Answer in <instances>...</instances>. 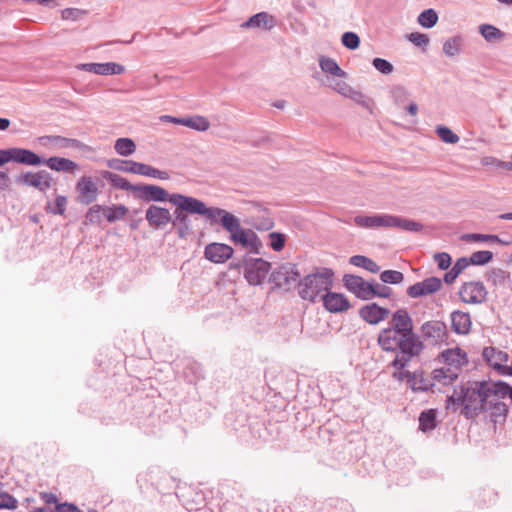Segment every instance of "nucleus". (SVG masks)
<instances>
[{
    "label": "nucleus",
    "instance_id": "obj_56",
    "mask_svg": "<svg viewBox=\"0 0 512 512\" xmlns=\"http://www.w3.org/2000/svg\"><path fill=\"white\" fill-rule=\"evenodd\" d=\"M391 292H392L391 288H389L387 286H384L379 283H372V293H370L371 299L376 296L387 298L390 296Z\"/></svg>",
    "mask_w": 512,
    "mask_h": 512
},
{
    "label": "nucleus",
    "instance_id": "obj_8",
    "mask_svg": "<svg viewBox=\"0 0 512 512\" xmlns=\"http://www.w3.org/2000/svg\"><path fill=\"white\" fill-rule=\"evenodd\" d=\"M482 354L487 364L498 374L512 376V365H508L510 356L507 352L490 346L484 348Z\"/></svg>",
    "mask_w": 512,
    "mask_h": 512
},
{
    "label": "nucleus",
    "instance_id": "obj_61",
    "mask_svg": "<svg viewBox=\"0 0 512 512\" xmlns=\"http://www.w3.org/2000/svg\"><path fill=\"white\" fill-rule=\"evenodd\" d=\"M82 15V11L77 8H66L62 11L64 20L76 21Z\"/></svg>",
    "mask_w": 512,
    "mask_h": 512
},
{
    "label": "nucleus",
    "instance_id": "obj_41",
    "mask_svg": "<svg viewBox=\"0 0 512 512\" xmlns=\"http://www.w3.org/2000/svg\"><path fill=\"white\" fill-rule=\"evenodd\" d=\"M462 38L460 36L450 37L443 43V52L448 57H454L461 51Z\"/></svg>",
    "mask_w": 512,
    "mask_h": 512
},
{
    "label": "nucleus",
    "instance_id": "obj_54",
    "mask_svg": "<svg viewBox=\"0 0 512 512\" xmlns=\"http://www.w3.org/2000/svg\"><path fill=\"white\" fill-rule=\"evenodd\" d=\"M463 239L466 241H475V242H499V237L497 235H489V234H466L463 236Z\"/></svg>",
    "mask_w": 512,
    "mask_h": 512
},
{
    "label": "nucleus",
    "instance_id": "obj_32",
    "mask_svg": "<svg viewBox=\"0 0 512 512\" xmlns=\"http://www.w3.org/2000/svg\"><path fill=\"white\" fill-rule=\"evenodd\" d=\"M433 379L443 385L452 384L459 375L455 368L441 367L433 371Z\"/></svg>",
    "mask_w": 512,
    "mask_h": 512
},
{
    "label": "nucleus",
    "instance_id": "obj_3",
    "mask_svg": "<svg viewBox=\"0 0 512 512\" xmlns=\"http://www.w3.org/2000/svg\"><path fill=\"white\" fill-rule=\"evenodd\" d=\"M334 273L330 269H322L306 275L299 283V296L311 302L322 300L333 284Z\"/></svg>",
    "mask_w": 512,
    "mask_h": 512
},
{
    "label": "nucleus",
    "instance_id": "obj_1",
    "mask_svg": "<svg viewBox=\"0 0 512 512\" xmlns=\"http://www.w3.org/2000/svg\"><path fill=\"white\" fill-rule=\"evenodd\" d=\"M390 327L380 331L378 344L388 352H396L395 365L401 367L410 357H417L424 345L413 331V320L405 309L393 313Z\"/></svg>",
    "mask_w": 512,
    "mask_h": 512
},
{
    "label": "nucleus",
    "instance_id": "obj_59",
    "mask_svg": "<svg viewBox=\"0 0 512 512\" xmlns=\"http://www.w3.org/2000/svg\"><path fill=\"white\" fill-rule=\"evenodd\" d=\"M146 176L160 180H168L170 178V175L167 171L156 169L150 165H148Z\"/></svg>",
    "mask_w": 512,
    "mask_h": 512
},
{
    "label": "nucleus",
    "instance_id": "obj_45",
    "mask_svg": "<svg viewBox=\"0 0 512 512\" xmlns=\"http://www.w3.org/2000/svg\"><path fill=\"white\" fill-rule=\"evenodd\" d=\"M391 97L396 105L401 106L409 99V91L402 85H395L390 90Z\"/></svg>",
    "mask_w": 512,
    "mask_h": 512
},
{
    "label": "nucleus",
    "instance_id": "obj_26",
    "mask_svg": "<svg viewBox=\"0 0 512 512\" xmlns=\"http://www.w3.org/2000/svg\"><path fill=\"white\" fill-rule=\"evenodd\" d=\"M440 359L446 364V367L455 368L458 372L467 363L466 353L458 347L443 351Z\"/></svg>",
    "mask_w": 512,
    "mask_h": 512
},
{
    "label": "nucleus",
    "instance_id": "obj_5",
    "mask_svg": "<svg viewBox=\"0 0 512 512\" xmlns=\"http://www.w3.org/2000/svg\"><path fill=\"white\" fill-rule=\"evenodd\" d=\"M483 397V411L489 414L493 422L496 423L499 421V419L505 418L508 412V406L503 401L505 399V388H501L500 381H484Z\"/></svg>",
    "mask_w": 512,
    "mask_h": 512
},
{
    "label": "nucleus",
    "instance_id": "obj_9",
    "mask_svg": "<svg viewBox=\"0 0 512 512\" xmlns=\"http://www.w3.org/2000/svg\"><path fill=\"white\" fill-rule=\"evenodd\" d=\"M15 182L18 185L33 187L41 192H45L51 188L53 184V178L45 170H40L37 172H25L18 175L15 179Z\"/></svg>",
    "mask_w": 512,
    "mask_h": 512
},
{
    "label": "nucleus",
    "instance_id": "obj_43",
    "mask_svg": "<svg viewBox=\"0 0 512 512\" xmlns=\"http://www.w3.org/2000/svg\"><path fill=\"white\" fill-rule=\"evenodd\" d=\"M417 21L424 28H432L437 24L438 15L434 9H426L419 14Z\"/></svg>",
    "mask_w": 512,
    "mask_h": 512
},
{
    "label": "nucleus",
    "instance_id": "obj_17",
    "mask_svg": "<svg viewBox=\"0 0 512 512\" xmlns=\"http://www.w3.org/2000/svg\"><path fill=\"white\" fill-rule=\"evenodd\" d=\"M75 188L80 203L89 205L97 199L98 187L90 176H82Z\"/></svg>",
    "mask_w": 512,
    "mask_h": 512
},
{
    "label": "nucleus",
    "instance_id": "obj_25",
    "mask_svg": "<svg viewBox=\"0 0 512 512\" xmlns=\"http://www.w3.org/2000/svg\"><path fill=\"white\" fill-rule=\"evenodd\" d=\"M413 358L414 357H410L409 359H407V361L405 362V364L403 366L398 367L397 365H395V362H396V357H395L391 363V365L395 369V371L392 374V377L398 381L406 380L413 391H424L426 389V386L417 385L416 374L411 373L407 370H404V368L410 363V361Z\"/></svg>",
    "mask_w": 512,
    "mask_h": 512
},
{
    "label": "nucleus",
    "instance_id": "obj_57",
    "mask_svg": "<svg viewBox=\"0 0 512 512\" xmlns=\"http://www.w3.org/2000/svg\"><path fill=\"white\" fill-rule=\"evenodd\" d=\"M408 40L416 46H426L429 43L428 36L419 32L409 34Z\"/></svg>",
    "mask_w": 512,
    "mask_h": 512
},
{
    "label": "nucleus",
    "instance_id": "obj_42",
    "mask_svg": "<svg viewBox=\"0 0 512 512\" xmlns=\"http://www.w3.org/2000/svg\"><path fill=\"white\" fill-rule=\"evenodd\" d=\"M128 212L124 205H114L103 209V214L109 222H114L122 219Z\"/></svg>",
    "mask_w": 512,
    "mask_h": 512
},
{
    "label": "nucleus",
    "instance_id": "obj_12",
    "mask_svg": "<svg viewBox=\"0 0 512 512\" xmlns=\"http://www.w3.org/2000/svg\"><path fill=\"white\" fill-rule=\"evenodd\" d=\"M193 204L194 205H192L190 208L194 210L196 214L205 216L206 219L209 220L211 224L220 222L224 229L226 219L234 220L236 218L235 215L224 209L218 207H207L203 201L197 198H194Z\"/></svg>",
    "mask_w": 512,
    "mask_h": 512
},
{
    "label": "nucleus",
    "instance_id": "obj_28",
    "mask_svg": "<svg viewBox=\"0 0 512 512\" xmlns=\"http://www.w3.org/2000/svg\"><path fill=\"white\" fill-rule=\"evenodd\" d=\"M276 25V19L274 16L268 14L267 12H259L252 17H250L246 22H244L241 27L243 28H263L266 30H271Z\"/></svg>",
    "mask_w": 512,
    "mask_h": 512
},
{
    "label": "nucleus",
    "instance_id": "obj_31",
    "mask_svg": "<svg viewBox=\"0 0 512 512\" xmlns=\"http://www.w3.org/2000/svg\"><path fill=\"white\" fill-rule=\"evenodd\" d=\"M319 66L324 73L336 76L338 78L347 77V73L340 68L334 59L330 57L321 56L319 58Z\"/></svg>",
    "mask_w": 512,
    "mask_h": 512
},
{
    "label": "nucleus",
    "instance_id": "obj_16",
    "mask_svg": "<svg viewBox=\"0 0 512 512\" xmlns=\"http://www.w3.org/2000/svg\"><path fill=\"white\" fill-rule=\"evenodd\" d=\"M442 287V280L438 277H429L423 281L411 285L407 289V294L411 298H419L422 296L431 295L439 291Z\"/></svg>",
    "mask_w": 512,
    "mask_h": 512
},
{
    "label": "nucleus",
    "instance_id": "obj_39",
    "mask_svg": "<svg viewBox=\"0 0 512 512\" xmlns=\"http://www.w3.org/2000/svg\"><path fill=\"white\" fill-rule=\"evenodd\" d=\"M114 149L121 156H130L136 151V144L130 138H119L115 142Z\"/></svg>",
    "mask_w": 512,
    "mask_h": 512
},
{
    "label": "nucleus",
    "instance_id": "obj_19",
    "mask_svg": "<svg viewBox=\"0 0 512 512\" xmlns=\"http://www.w3.org/2000/svg\"><path fill=\"white\" fill-rule=\"evenodd\" d=\"M145 219L154 229L163 228L172 221V215L167 208L150 205L145 213Z\"/></svg>",
    "mask_w": 512,
    "mask_h": 512
},
{
    "label": "nucleus",
    "instance_id": "obj_33",
    "mask_svg": "<svg viewBox=\"0 0 512 512\" xmlns=\"http://www.w3.org/2000/svg\"><path fill=\"white\" fill-rule=\"evenodd\" d=\"M102 176L108 182H110L114 187L120 188L126 191H136L138 186L132 185L127 179L124 177L115 174L110 171H103Z\"/></svg>",
    "mask_w": 512,
    "mask_h": 512
},
{
    "label": "nucleus",
    "instance_id": "obj_55",
    "mask_svg": "<svg viewBox=\"0 0 512 512\" xmlns=\"http://www.w3.org/2000/svg\"><path fill=\"white\" fill-rule=\"evenodd\" d=\"M372 64L376 70H378L379 72H381L382 74H385V75L392 73L394 70L393 65L390 62H388L387 60L382 59V58H374Z\"/></svg>",
    "mask_w": 512,
    "mask_h": 512
},
{
    "label": "nucleus",
    "instance_id": "obj_48",
    "mask_svg": "<svg viewBox=\"0 0 512 512\" xmlns=\"http://www.w3.org/2000/svg\"><path fill=\"white\" fill-rule=\"evenodd\" d=\"M48 141L50 143H53L61 148H66V147H69V146H75L76 143L78 142L77 140H74V139H68V138H64V137H61V136H46V137H42L40 138V141Z\"/></svg>",
    "mask_w": 512,
    "mask_h": 512
},
{
    "label": "nucleus",
    "instance_id": "obj_20",
    "mask_svg": "<svg viewBox=\"0 0 512 512\" xmlns=\"http://www.w3.org/2000/svg\"><path fill=\"white\" fill-rule=\"evenodd\" d=\"M9 162L13 161L19 164L28 166L43 165L44 159L36 153L25 148H9L8 149Z\"/></svg>",
    "mask_w": 512,
    "mask_h": 512
},
{
    "label": "nucleus",
    "instance_id": "obj_23",
    "mask_svg": "<svg viewBox=\"0 0 512 512\" xmlns=\"http://www.w3.org/2000/svg\"><path fill=\"white\" fill-rule=\"evenodd\" d=\"M136 189V191L141 193V198L145 201L170 202L171 194L160 186L146 184L140 185Z\"/></svg>",
    "mask_w": 512,
    "mask_h": 512
},
{
    "label": "nucleus",
    "instance_id": "obj_46",
    "mask_svg": "<svg viewBox=\"0 0 512 512\" xmlns=\"http://www.w3.org/2000/svg\"><path fill=\"white\" fill-rule=\"evenodd\" d=\"M380 279L384 283L399 284L403 281L404 276L400 271L385 270L380 274Z\"/></svg>",
    "mask_w": 512,
    "mask_h": 512
},
{
    "label": "nucleus",
    "instance_id": "obj_2",
    "mask_svg": "<svg viewBox=\"0 0 512 512\" xmlns=\"http://www.w3.org/2000/svg\"><path fill=\"white\" fill-rule=\"evenodd\" d=\"M484 381L474 382L456 387L447 398V408L456 411L463 406V413L467 417H473L483 411L484 407Z\"/></svg>",
    "mask_w": 512,
    "mask_h": 512
},
{
    "label": "nucleus",
    "instance_id": "obj_47",
    "mask_svg": "<svg viewBox=\"0 0 512 512\" xmlns=\"http://www.w3.org/2000/svg\"><path fill=\"white\" fill-rule=\"evenodd\" d=\"M342 44L350 50H355L360 45V38L354 32H345L341 38Z\"/></svg>",
    "mask_w": 512,
    "mask_h": 512
},
{
    "label": "nucleus",
    "instance_id": "obj_14",
    "mask_svg": "<svg viewBox=\"0 0 512 512\" xmlns=\"http://www.w3.org/2000/svg\"><path fill=\"white\" fill-rule=\"evenodd\" d=\"M233 248L224 243L213 242L206 245L204 249V258L215 264L225 263L232 258Z\"/></svg>",
    "mask_w": 512,
    "mask_h": 512
},
{
    "label": "nucleus",
    "instance_id": "obj_53",
    "mask_svg": "<svg viewBox=\"0 0 512 512\" xmlns=\"http://www.w3.org/2000/svg\"><path fill=\"white\" fill-rule=\"evenodd\" d=\"M18 501L12 495L7 492H0V508L15 510L17 508Z\"/></svg>",
    "mask_w": 512,
    "mask_h": 512
},
{
    "label": "nucleus",
    "instance_id": "obj_18",
    "mask_svg": "<svg viewBox=\"0 0 512 512\" xmlns=\"http://www.w3.org/2000/svg\"><path fill=\"white\" fill-rule=\"evenodd\" d=\"M343 283L344 286L358 298L365 300L371 299L372 283L366 282L363 278L351 274L344 275Z\"/></svg>",
    "mask_w": 512,
    "mask_h": 512
},
{
    "label": "nucleus",
    "instance_id": "obj_7",
    "mask_svg": "<svg viewBox=\"0 0 512 512\" xmlns=\"http://www.w3.org/2000/svg\"><path fill=\"white\" fill-rule=\"evenodd\" d=\"M272 281L279 288L286 291L299 286L300 273L297 267L292 263H285L276 269L271 275Z\"/></svg>",
    "mask_w": 512,
    "mask_h": 512
},
{
    "label": "nucleus",
    "instance_id": "obj_6",
    "mask_svg": "<svg viewBox=\"0 0 512 512\" xmlns=\"http://www.w3.org/2000/svg\"><path fill=\"white\" fill-rule=\"evenodd\" d=\"M225 230L229 232L230 239L233 243L239 244L243 248L249 249L251 252H257L261 246V242L256 233L251 229L242 228L240 220L237 217L234 220L226 219Z\"/></svg>",
    "mask_w": 512,
    "mask_h": 512
},
{
    "label": "nucleus",
    "instance_id": "obj_35",
    "mask_svg": "<svg viewBox=\"0 0 512 512\" xmlns=\"http://www.w3.org/2000/svg\"><path fill=\"white\" fill-rule=\"evenodd\" d=\"M198 132H205L210 128V122L205 116L193 115L184 117V125Z\"/></svg>",
    "mask_w": 512,
    "mask_h": 512
},
{
    "label": "nucleus",
    "instance_id": "obj_30",
    "mask_svg": "<svg viewBox=\"0 0 512 512\" xmlns=\"http://www.w3.org/2000/svg\"><path fill=\"white\" fill-rule=\"evenodd\" d=\"M43 165L57 172H74L78 169V164L68 158L53 156L44 159Z\"/></svg>",
    "mask_w": 512,
    "mask_h": 512
},
{
    "label": "nucleus",
    "instance_id": "obj_13",
    "mask_svg": "<svg viewBox=\"0 0 512 512\" xmlns=\"http://www.w3.org/2000/svg\"><path fill=\"white\" fill-rule=\"evenodd\" d=\"M487 289L480 281L464 283L459 290L460 299L467 304H481L486 301Z\"/></svg>",
    "mask_w": 512,
    "mask_h": 512
},
{
    "label": "nucleus",
    "instance_id": "obj_60",
    "mask_svg": "<svg viewBox=\"0 0 512 512\" xmlns=\"http://www.w3.org/2000/svg\"><path fill=\"white\" fill-rule=\"evenodd\" d=\"M273 226H274V222H273L272 218H270V217H263L261 219L255 220V222H254V227L257 230L267 231V230H270Z\"/></svg>",
    "mask_w": 512,
    "mask_h": 512
},
{
    "label": "nucleus",
    "instance_id": "obj_24",
    "mask_svg": "<svg viewBox=\"0 0 512 512\" xmlns=\"http://www.w3.org/2000/svg\"><path fill=\"white\" fill-rule=\"evenodd\" d=\"M359 314L366 322L376 325L388 317L389 310L372 303L362 307Z\"/></svg>",
    "mask_w": 512,
    "mask_h": 512
},
{
    "label": "nucleus",
    "instance_id": "obj_52",
    "mask_svg": "<svg viewBox=\"0 0 512 512\" xmlns=\"http://www.w3.org/2000/svg\"><path fill=\"white\" fill-rule=\"evenodd\" d=\"M433 260L440 270H447L451 265V256L446 252H438L433 256Z\"/></svg>",
    "mask_w": 512,
    "mask_h": 512
},
{
    "label": "nucleus",
    "instance_id": "obj_38",
    "mask_svg": "<svg viewBox=\"0 0 512 512\" xmlns=\"http://www.w3.org/2000/svg\"><path fill=\"white\" fill-rule=\"evenodd\" d=\"M123 164H125V166H116L112 164H110V166L124 172L146 176L148 164L139 163L135 161H124Z\"/></svg>",
    "mask_w": 512,
    "mask_h": 512
},
{
    "label": "nucleus",
    "instance_id": "obj_27",
    "mask_svg": "<svg viewBox=\"0 0 512 512\" xmlns=\"http://www.w3.org/2000/svg\"><path fill=\"white\" fill-rule=\"evenodd\" d=\"M355 225L362 228H380L389 227L390 215L389 214H376L371 216H356L354 217Z\"/></svg>",
    "mask_w": 512,
    "mask_h": 512
},
{
    "label": "nucleus",
    "instance_id": "obj_64",
    "mask_svg": "<svg viewBox=\"0 0 512 512\" xmlns=\"http://www.w3.org/2000/svg\"><path fill=\"white\" fill-rule=\"evenodd\" d=\"M56 510H57V512H82L75 505H73L71 503L57 504Z\"/></svg>",
    "mask_w": 512,
    "mask_h": 512
},
{
    "label": "nucleus",
    "instance_id": "obj_36",
    "mask_svg": "<svg viewBox=\"0 0 512 512\" xmlns=\"http://www.w3.org/2000/svg\"><path fill=\"white\" fill-rule=\"evenodd\" d=\"M479 33L490 43L497 42L504 37V33L497 27L490 24H482L479 26Z\"/></svg>",
    "mask_w": 512,
    "mask_h": 512
},
{
    "label": "nucleus",
    "instance_id": "obj_34",
    "mask_svg": "<svg viewBox=\"0 0 512 512\" xmlns=\"http://www.w3.org/2000/svg\"><path fill=\"white\" fill-rule=\"evenodd\" d=\"M389 227H397L402 230L415 232H418L423 228L422 224L419 222L393 215H390Z\"/></svg>",
    "mask_w": 512,
    "mask_h": 512
},
{
    "label": "nucleus",
    "instance_id": "obj_40",
    "mask_svg": "<svg viewBox=\"0 0 512 512\" xmlns=\"http://www.w3.org/2000/svg\"><path fill=\"white\" fill-rule=\"evenodd\" d=\"M436 427V412L434 410L423 411L419 416V428L423 432L431 431Z\"/></svg>",
    "mask_w": 512,
    "mask_h": 512
},
{
    "label": "nucleus",
    "instance_id": "obj_10",
    "mask_svg": "<svg viewBox=\"0 0 512 512\" xmlns=\"http://www.w3.org/2000/svg\"><path fill=\"white\" fill-rule=\"evenodd\" d=\"M270 263L261 258H250L244 263V276L252 285H260L267 277Z\"/></svg>",
    "mask_w": 512,
    "mask_h": 512
},
{
    "label": "nucleus",
    "instance_id": "obj_21",
    "mask_svg": "<svg viewBox=\"0 0 512 512\" xmlns=\"http://www.w3.org/2000/svg\"><path fill=\"white\" fill-rule=\"evenodd\" d=\"M322 302L325 309L331 313H342L351 307L349 300L344 294L330 292L329 290L322 295Z\"/></svg>",
    "mask_w": 512,
    "mask_h": 512
},
{
    "label": "nucleus",
    "instance_id": "obj_11",
    "mask_svg": "<svg viewBox=\"0 0 512 512\" xmlns=\"http://www.w3.org/2000/svg\"><path fill=\"white\" fill-rule=\"evenodd\" d=\"M341 79H328V87L339 93L345 98H349L361 105L362 107L369 109L371 100L366 97L361 91L353 88L346 81Z\"/></svg>",
    "mask_w": 512,
    "mask_h": 512
},
{
    "label": "nucleus",
    "instance_id": "obj_29",
    "mask_svg": "<svg viewBox=\"0 0 512 512\" xmlns=\"http://www.w3.org/2000/svg\"><path fill=\"white\" fill-rule=\"evenodd\" d=\"M451 327L457 334H467L471 328V318L469 313L454 311L451 313Z\"/></svg>",
    "mask_w": 512,
    "mask_h": 512
},
{
    "label": "nucleus",
    "instance_id": "obj_4",
    "mask_svg": "<svg viewBox=\"0 0 512 512\" xmlns=\"http://www.w3.org/2000/svg\"><path fill=\"white\" fill-rule=\"evenodd\" d=\"M170 203L176 206L172 223L180 238H186L192 230L191 219L188 213L196 214L190 207L194 205V197L179 193L171 194Z\"/></svg>",
    "mask_w": 512,
    "mask_h": 512
},
{
    "label": "nucleus",
    "instance_id": "obj_50",
    "mask_svg": "<svg viewBox=\"0 0 512 512\" xmlns=\"http://www.w3.org/2000/svg\"><path fill=\"white\" fill-rule=\"evenodd\" d=\"M269 239H270V247L274 250V251H281L284 246H285V242H286V236L282 233H279V232H271L269 234Z\"/></svg>",
    "mask_w": 512,
    "mask_h": 512
},
{
    "label": "nucleus",
    "instance_id": "obj_37",
    "mask_svg": "<svg viewBox=\"0 0 512 512\" xmlns=\"http://www.w3.org/2000/svg\"><path fill=\"white\" fill-rule=\"evenodd\" d=\"M349 262H350V264H352L354 266L364 268L367 271L372 272V273H377L380 271L379 265L375 261H373L372 259H370L366 256H362V255L352 256L350 258Z\"/></svg>",
    "mask_w": 512,
    "mask_h": 512
},
{
    "label": "nucleus",
    "instance_id": "obj_49",
    "mask_svg": "<svg viewBox=\"0 0 512 512\" xmlns=\"http://www.w3.org/2000/svg\"><path fill=\"white\" fill-rule=\"evenodd\" d=\"M493 257L490 251H477L470 256V262L474 265H485L491 261Z\"/></svg>",
    "mask_w": 512,
    "mask_h": 512
},
{
    "label": "nucleus",
    "instance_id": "obj_44",
    "mask_svg": "<svg viewBox=\"0 0 512 512\" xmlns=\"http://www.w3.org/2000/svg\"><path fill=\"white\" fill-rule=\"evenodd\" d=\"M437 136L445 143L456 144L459 142L460 137L455 134L450 128L439 125L436 127Z\"/></svg>",
    "mask_w": 512,
    "mask_h": 512
},
{
    "label": "nucleus",
    "instance_id": "obj_62",
    "mask_svg": "<svg viewBox=\"0 0 512 512\" xmlns=\"http://www.w3.org/2000/svg\"><path fill=\"white\" fill-rule=\"evenodd\" d=\"M101 210L102 207L99 205L92 206L86 214L87 220L92 223L99 222Z\"/></svg>",
    "mask_w": 512,
    "mask_h": 512
},
{
    "label": "nucleus",
    "instance_id": "obj_63",
    "mask_svg": "<svg viewBox=\"0 0 512 512\" xmlns=\"http://www.w3.org/2000/svg\"><path fill=\"white\" fill-rule=\"evenodd\" d=\"M471 264L470 259L466 257L459 258L455 264L453 265V269L460 274L464 269H466Z\"/></svg>",
    "mask_w": 512,
    "mask_h": 512
},
{
    "label": "nucleus",
    "instance_id": "obj_58",
    "mask_svg": "<svg viewBox=\"0 0 512 512\" xmlns=\"http://www.w3.org/2000/svg\"><path fill=\"white\" fill-rule=\"evenodd\" d=\"M67 198L65 196H57L54 202V207L51 209L53 214L63 215L66 211Z\"/></svg>",
    "mask_w": 512,
    "mask_h": 512
},
{
    "label": "nucleus",
    "instance_id": "obj_51",
    "mask_svg": "<svg viewBox=\"0 0 512 512\" xmlns=\"http://www.w3.org/2000/svg\"><path fill=\"white\" fill-rule=\"evenodd\" d=\"M481 164L484 166H491L497 169H508L512 167V162L501 161L492 156H485L481 159Z\"/></svg>",
    "mask_w": 512,
    "mask_h": 512
},
{
    "label": "nucleus",
    "instance_id": "obj_15",
    "mask_svg": "<svg viewBox=\"0 0 512 512\" xmlns=\"http://www.w3.org/2000/svg\"><path fill=\"white\" fill-rule=\"evenodd\" d=\"M421 332L425 339L431 340L434 344L443 343L448 337L446 324L438 320L425 322L421 326Z\"/></svg>",
    "mask_w": 512,
    "mask_h": 512
},
{
    "label": "nucleus",
    "instance_id": "obj_22",
    "mask_svg": "<svg viewBox=\"0 0 512 512\" xmlns=\"http://www.w3.org/2000/svg\"><path fill=\"white\" fill-rule=\"evenodd\" d=\"M79 69L98 75H118L125 71L124 66L114 63H84L78 66Z\"/></svg>",
    "mask_w": 512,
    "mask_h": 512
}]
</instances>
